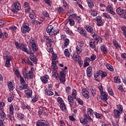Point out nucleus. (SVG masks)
<instances>
[{"instance_id": "nucleus-1", "label": "nucleus", "mask_w": 126, "mask_h": 126, "mask_svg": "<svg viewBox=\"0 0 126 126\" xmlns=\"http://www.w3.org/2000/svg\"><path fill=\"white\" fill-rule=\"evenodd\" d=\"M29 45L31 46L32 50L35 54V52L38 51V46H37V39L36 38H31L29 41Z\"/></svg>"}, {"instance_id": "nucleus-2", "label": "nucleus", "mask_w": 126, "mask_h": 126, "mask_svg": "<svg viewBox=\"0 0 126 126\" xmlns=\"http://www.w3.org/2000/svg\"><path fill=\"white\" fill-rule=\"evenodd\" d=\"M20 9H21V7L19 2H14L12 6L11 11H12L13 13H16L17 11L20 10Z\"/></svg>"}, {"instance_id": "nucleus-3", "label": "nucleus", "mask_w": 126, "mask_h": 126, "mask_svg": "<svg viewBox=\"0 0 126 126\" xmlns=\"http://www.w3.org/2000/svg\"><path fill=\"white\" fill-rule=\"evenodd\" d=\"M29 16L30 18L32 20L31 23L32 24H38V23H40L38 21L35 20L36 19V15H35V13L34 11H32L29 14Z\"/></svg>"}, {"instance_id": "nucleus-4", "label": "nucleus", "mask_w": 126, "mask_h": 126, "mask_svg": "<svg viewBox=\"0 0 126 126\" xmlns=\"http://www.w3.org/2000/svg\"><path fill=\"white\" fill-rule=\"evenodd\" d=\"M31 29L29 28V24L25 23L23 25L21 28V32L23 34H26L27 32L30 31Z\"/></svg>"}, {"instance_id": "nucleus-5", "label": "nucleus", "mask_w": 126, "mask_h": 126, "mask_svg": "<svg viewBox=\"0 0 126 126\" xmlns=\"http://www.w3.org/2000/svg\"><path fill=\"white\" fill-rule=\"evenodd\" d=\"M20 49L22 50L23 52H25V53H27L28 55H34V52L32 51V49H31V47H30L29 49L25 45H23Z\"/></svg>"}, {"instance_id": "nucleus-6", "label": "nucleus", "mask_w": 126, "mask_h": 126, "mask_svg": "<svg viewBox=\"0 0 126 126\" xmlns=\"http://www.w3.org/2000/svg\"><path fill=\"white\" fill-rule=\"evenodd\" d=\"M46 32L49 33L50 36H53L56 34V31L54 30V27L52 25L48 26L46 28Z\"/></svg>"}, {"instance_id": "nucleus-7", "label": "nucleus", "mask_w": 126, "mask_h": 126, "mask_svg": "<svg viewBox=\"0 0 126 126\" xmlns=\"http://www.w3.org/2000/svg\"><path fill=\"white\" fill-rule=\"evenodd\" d=\"M32 71H29L28 73H27V70L26 69L23 70V74L24 75V77L25 78H33V76H32Z\"/></svg>"}, {"instance_id": "nucleus-8", "label": "nucleus", "mask_w": 126, "mask_h": 126, "mask_svg": "<svg viewBox=\"0 0 126 126\" xmlns=\"http://www.w3.org/2000/svg\"><path fill=\"white\" fill-rule=\"evenodd\" d=\"M91 36L92 37H93L94 39L95 40V41H97V44H98V43H102V38L99 36V35L92 33Z\"/></svg>"}, {"instance_id": "nucleus-9", "label": "nucleus", "mask_w": 126, "mask_h": 126, "mask_svg": "<svg viewBox=\"0 0 126 126\" xmlns=\"http://www.w3.org/2000/svg\"><path fill=\"white\" fill-rule=\"evenodd\" d=\"M78 32H79V33H80V34H81L82 36H83V37H85L86 38H87V32H86L85 30L82 28H78Z\"/></svg>"}, {"instance_id": "nucleus-10", "label": "nucleus", "mask_w": 126, "mask_h": 126, "mask_svg": "<svg viewBox=\"0 0 126 126\" xmlns=\"http://www.w3.org/2000/svg\"><path fill=\"white\" fill-rule=\"evenodd\" d=\"M83 96H84L85 99H89L90 95H89V92L86 89H83L82 90Z\"/></svg>"}, {"instance_id": "nucleus-11", "label": "nucleus", "mask_w": 126, "mask_h": 126, "mask_svg": "<svg viewBox=\"0 0 126 126\" xmlns=\"http://www.w3.org/2000/svg\"><path fill=\"white\" fill-rule=\"evenodd\" d=\"M116 12L119 15H123V14L126 13V9L123 7H119L116 9Z\"/></svg>"}, {"instance_id": "nucleus-12", "label": "nucleus", "mask_w": 126, "mask_h": 126, "mask_svg": "<svg viewBox=\"0 0 126 126\" xmlns=\"http://www.w3.org/2000/svg\"><path fill=\"white\" fill-rule=\"evenodd\" d=\"M6 63H5V66L7 67H9L10 66V63L9 62H11L12 61V57L11 56H6Z\"/></svg>"}, {"instance_id": "nucleus-13", "label": "nucleus", "mask_w": 126, "mask_h": 126, "mask_svg": "<svg viewBox=\"0 0 126 126\" xmlns=\"http://www.w3.org/2000/svg\"><path fill=\"white\" fill-rule=\"evenodd\" d=\"M40 79L43 83L46 84L48 83V80L49 79V75H44V76L41 77Z\"/></svg>"}, {"instance_id": "nucleus-14", "label": "nucleus", "mask_w": 126, "mask_h": 126, "mask_svg": "<svg viewBox=\"0 0 126 126\" xmlns=\"http://www.w3.org/2000/svg\"><path fill=\"white\" fill-rule=\"evenodd\" d=\"M100 94L102 96V100H104V101H106V100H108V93L105 92H101L100 93Z\"/></svg>"}, {"instance_id": "nucleus-15", "label": "nucleus", "mask_w": 126, "mask_h": 126, "mask_svg": "<svg viewBox=\"0 0 126 126\" xmlns=\"http://www.w3.org/2000/svg\"><path fill=\"white\" fill-rule=\"evenodd\" d=\"M106 8L108 11L111 14H112V15H116V12L114 11L113 7L111 6H107Z\"/></svg>"}, {"instance_id": "nucleus-16", "label": "nucleus", "mask_w": 126, "mask_h": 126, "mask_svg": "<svg viewBox=\"0 0 126 126\" xmlns=\"http://www.w3.org/2000/svg\"><path fill=\"white\" fill-rule=\"evenodd\" d=\"M0 120L1 121H4V120H5L6 115H5V113L3 112V111L1 109H0Z\"/></svg>"}, {"instance_id": "nucleus-17", "label": "nucleus", "mask_w": 126, "mask_h": 126, "mask_svg": "<svg viewBox=\"0 0 126 126\" xmlns=\"http://www.w3.org/2000/svg\"><path fill=\"white\" fill-rule=\"evenodd\" d=\"M87 74L88 77H91V76H92V67L91 66L88 67L87 70Z\"/></svg>"}, {"instance_id": "nucleus-18", "label": "nucleus", "mask_w": 126, "mask_h": 126, "mask_svg": "<svg viewBox=\"0 0 126 126\" xmlns=\"http://www.w3.org/2000/svg\"><path fill=\"white\" fill-rule=\"evenodd\" d=\"M36 126H48V125L44 122L43 120H39L37 121Z\"/></svg>"}, {"instance_id": "nucleus-19", "label": "nucleus", "mask_w": 126, "mask_h": 126, "mask_svg": "<svg viewBox=\"0 0 126 126\" xmlns=\"http://www.w3.org/2000/svg\"><path fill=\"white\" fill-rule=\"evenodd\" d=\"M113 42L114 47H115L118 50H120V49H121V45L119 44V42H118L116 39H113Z\"/></svg>"}, {"instance_id": "nucleus-20", "label": "nucleus", "mask_w": 126, "mask_h": 126, "mask_svg": "<svg viewBox=\"0 0 126 126\" xmlns=\"http://www.w3.org/2000/svg\"><path fill=\"white\" fill-rule=\"evenodd\" d=\"M67 99L69 103V104L70 105V106H73V104L74 103V101H73V97H72L71 95H68Z\"/></svg>"}, {"instance_id": "nucleus-21", "label": "nucleus", "mask_w": 126, "mask_h": 126, "mask_svg": "<svg viewBox=\"0 0 126 126\" xmlns=\"http://www.w3.org/2000/svg\"><path fill=\"white\" fill-rule=\"evenodd\" d=\"M25 97L26 98H31L32 97V90L29 89L28 92L26 93Z\"/></svg>"}, {"instance_id": "nucleus-22", "label": "nucleus", "mask_w": 126, "mask_h": 126, "mask_svg": "<svg viewBox=\"0 0 126 126\" xmlns=\"http://www.w3.org/2000/svg\"><path fill=\"white\" fill-rule=\"evenodd\" d=\"M114 116L115 118H119L120 117L121 114H123L122 112L119 111V110L117 109L114 110Z\"/></svg>"}, {"instance_id": "nucleus-23", "label": "nucleus", "mask_w": 126, "mask_h": 126, "mask_svg": "<svg viewBox=\"0 0 126 126\" xmlns=\"http://www.w3.org/2000/svg\"><path fill=\"white\" fill-rule=\"evenodd\" d=\"M89 43L90 48H94L96 46V42L94 39L91 40Z\"/></svg>"}, {"instance_id": "nucleus-24", "label": "nucleus", "mask_w": 126, "mask_h": 126, "mask_svg": "<svg viewBox=\"0 0 126 126\" xmlns=\"http://www.w3.org/2000/svg\"><path fill=\"white\" fill-rule=\"evenodd\" d=\"M73 60L75 61V62H78V61H79V59H81L80 56L77 55L73 54V56L72 57Z\"/></svg>"}, {"instance_id": "nucleus-25", "label": "nucleus", "mask_w": 126, "mask_h": 126, "mask_svg": "<svg viewBox=\"0 0 126 126\" xmlns=\"http://www.w3.org/2000/svg\"><path fill=\"white\" fill-rule=\"evenodd\" d=\"M117 109L119 112L123 113V110H124V107H123V105L121 104L117 105Z\"/></svg>"}, {"instance_id": "nucleus-26", "label": "nucleus", "mask_w": 126, "mask_h": 126, "mask_svg": "<svg viewBox=\"0 0 126 126\" xmlns=\"http://www.w3.org/2000/svg\"><path fill=\"white\" fill-rule=\"evenodd\" d=\"M101 51L103 53V54H107L108 53V51H107V49L106 48V47H105V45H101L100 47Z\"/></svg>"}, {"instance_id": "nucleus-27", "label": "nucleus", "mask_w": 126, "mask_h": 126, "mask_svg": "<svg viewBox=\"0 0 126 126\" xmlns=\"http://www.w3.org/2000/svg\"><path fill=\"white\" fill-rule=\"evenodd\" d=\"M28 87V85L26 84H24L22 86H20L19 89L20 90H24L25 89H27Z\"/></svg>"}, {"instance_id": "nucleus-28", "label": "nucleus", "mask_w": 126, "mask_h": 126, "mask_svg": "<svg viewBox=\"0 0 126 126\" xmlns=\"http://www.w3.org/2000/svg\"><path fill=\"white\" fill-rule=\"evenodd\" d=\"M102 17H104V18H107V19L112 20V17H111L110 15L107 13H103L102 14Z\"/></svg>"}, {"instance_id": "nucleus-29", "label": "nucleus", "mask_w": 126, "mask_h": 126, "mask_svg": "<svg viewBox=\"0 0 126 126\" xmlns=\"http://www.w3.org/2000/svg\"><path fill=\"white\" fill-rule=\"evenodd\" d=\"M85 29L89 32V33H92V32L93 31V29L92 27L89 26H86L85 27Z\"/></svg>"}, {"instance_id": "nucleus-30", "label": "nucleus", "mask_w": 126, "mask_h": 126, "mask_svg": "<svg viewBox=\"0 0 126 126\" xmlns=\"http://www.w3.org/2000/svg\"><path fill=\"white\" fill-rule=\"evenodd\" d=\"M45 95H47V96H52L54 95V93H53V92H51L50 90H46Z\"/></svg>"}, {"instance_id": "nucleus-31", "label": "nucleus", "mask_w": 126, "mask_h": 126, "mask_svg": "<svg viewBox=\"0 0 126 126\" xmlns=\"http://www.w3.org/2000/svg\"><path fill=\"white\" fill-rule=\"evenodd\" d=\"M106 66L107 69H109L110 71H114V68L110 64H106Z\"/></svg>"}, {"instance_id": "nucleus-32", "label": "nucleus", "mask_w": 126, "mask_h": 126, "mask_svg": "<svg viewBox=\"0 0 126 126\" xmlns=\"http://www.w3.org/2000/svg\"><path fill=\"white\" fill-rule=\"evenodd\" d=\"M58 72L57 71V70H53L52 71V76L53 77H55V78H58Z\"/></svg>"}, {"instance_id": "nucleus-33", "label": "nucleus", "mask_w": 126, "mask_h": 126, "mask_svg": "<svg viewBox=\"0 0 126 126\" xmlns=\"http://www.w3.org/2000/svg\"><path fill=\"white\" fill-rule=\"evenodd\" d=\"M65 32L67 34H68V35H70V36H72L73 35V33H72V31L71 30H69L68 28L65 29Z\"/></svg>"}, {"instance_id": "nucleus-34", "label": "nucleus", "mask_w": 126, "mask_h": 126, "mask_svg": "<svg viewBox=\"0 0 126 126\" xmlns=\"http://www.w3.org/2000/svg\"><path fill=\"white\" fill-rule=\"evenodd\" d=\"M80 121L81 123L83 124V125H87V123H88V121L86 120V119L81 118L80 119Z\"/></svg>"}, {"instance_id": "nucleus-35", "label": "nucleus", "mask_w": 126, "mask_h": 126, "mask_svg": "<svg viewBox=\"0 0 126 126\" xmlns=\"http://www.w3.org/2000/svg\"><path fill=\"white\" fill-rule=\"evenodd\" d=\"M60 108L62 111H66V107H65V105L63 103H60Z\"/></svg>"}, {"instance_id": "nucleus-36", "label": "nucleus", "mask_w": 126, "mask_h": 126, "mask_svg": "<svg viewBox=\"0 0 126 126\" xmlns=\"http://www.w3.org/2000/svg\"><path fill=\"white\" fill-rule=\"evenodd\" d=\"M14 111V109L13 108V105L12 104L9 105V112L10 115H13V111Z\"/></svg>"}, {"instance_id": "nucleus-37", "label": "nucleus", "mask_w": 126, "mask_h": 126, "mask_svg": "<svg viewBox=\"0 0 126 126\" xmlns=\"http://www.w3.org/2000/svg\"><path fill=\"white\" fill-rule=\"evenodd\" d=\"M114 80L115 83H121V79L119 77H115Z\"/></svg>"}, {"instance_id": "nucleus-38", "label": "nucleus", "mask_w": 126, "mask_h": 126, "mask_svg": "<svg viewBox=\"0 0 126 126\" xmlns=\"http://www.w3.org/2000/svg\"><path fill=\"white\" fill-rule=\"evenodd\" d=\"M8 88L12 91L13 89H14V87H13V85H12V82H9V84H8Z\"/></svg>"}, {"instance_id": "nucleus-39", "label": "nucleus", "mask_w": 126, "mask_h": 126, "mask_svg": "<svg viewBox=\"0 0 126 126\" xmlns=\"http://www.w3.org/2000/svg\"><path fill=\"white\" fill-rule=\"evenodd\" d=\"M76 51L77 52V54H80V53L82 52V48L81 47L77 46L76 47Z\"/></svg>"}, {"instance_id": "nucleus-40", "label": "nucleus", "mask_w": 126, "mask_h": 126, "mask_svg": "<svg viewBox=\"0 0 126 126\" xmlns=\"http://www.w3.org/2000/svg\"><path fill=\"white\" fill-rule=\"evenodd\" d=\"M90 90L91 91L93 97H95V96H96V90L94 88H91L90 89Z\"/></svg>"}, {"instance_id": "nucleus-41", "label": "nucleus", "mask_w": 126, "mask_h": 126, "mask_svg": "<svg viewBox=\"0 0 126 126\" xmlns=\"http://www.w3.org/2000/svg\"><path fill=\"white\" fill-rule=\"evenodd\" d=\"M32 56L31 55L30 57V59L32 62H33L34 63H36L37 59H36V57L35 56H34V55H33V54H32Z\"/></svg>"}, {"instance_id": "nucleus-42", "label": "nucleus", "mask_w": 126, "mask_h": 126, "mask_svg": "<svg viewBox=\"0 0 126 126\" xmlns=\"http://www.w3.org/2000/svg\"><path fill=\"white\" fill-rule=\"evenodd\" d=\"M87 113H88V115H90V116H92V115L94 114V112L91 108L88 109Z\"/></svg>"}, {"instance_id": "nucleus-43", "label": "nucleus", "mask_w": 126, "mask_h": 126, "mask_svg": "<svg viewBox=\"0 0 126 126\" xmlns=\"http://www.w3.org/2000/svg\"><path fill=\"white\" fill-rule=\"evenodd\" d=\"M90 59H91V62H93V61H95V60H96V55L93 54L91 55Z\"/></svg>"}, {"instance_id": "nucleus-44", "label": "nucleus", "mask_w": 126, "mask_h": 126, "mask_svg": "<svg viewBox=\"0 0 126 126\" xmlns=\"http://www.w3.org/2000/svg\"><path fill=\"white\" fill-rule=\"evenodd\" d=\"M9 29H10V30H11V31H12V33H15L16 32L17 28L15 26L10 27Z\"/></svg>"}, {"instance_id": "nucleus-45", "label": "nucleus", "mask_w": 126, "mask_h": 126, "mask_svg": "<svg viewBox=\"0 0 126 126\" xmlns=\"http://www.w3.org/2000/svg\"><path fill=\"white\" fill-rule=\"evenodd\" d=\"M89 7H90L91 8H92L93 6H94V3L92 1H88L87 0Z\"/></svg>"}, {"instance_id": "nucleus-46", "label": "nucleus", "mask_w": 126, "mask_h": 126, "mask_svg": "<svg viewBox=\"0 0 126 126\" xmlns=\"http://www.w3.org/2000/svg\"><path fill=\"white\" fill-rule=\"evenodd\" d=\"M57 66V65H56V62H53L52 63V65H51V68L53 69V70H57V68L56 67Z\"/></svg>"}, {"instance_id": "nucleus-47", "label": "nucleus", "mask_w": 126, "mask_h": 126, "mask_svg": "<svg viewBox=\"0 0 126 126\" xmlns=\"http://www.w3.org/2000/svg\"><path fill=\"white\" fill-rule=\"evenodd\" d=\"M67 21L69 22V24L71 26L74 25V21L72 19H68Z\"/></svg>"}, {"instance_id": "nucleus-48", "label": "nucleus", "mask_w": 126, "mask_h": 126, "mask_svg": "<svg viewBox=\"0 0 126 126\" xmlns=\"http://www.w3.org/2000/svg\"><path fill=\"white\" fill-rule=\"evenodd\" d=\"M57 10L59 12V13H63L64 12V10H63V8L62 7H59L57 8Z\"/></svg>"}, {"instance_id": "nucleus-49", "label": "nucleus", "mask_w": 126, "mask_h": 126, "mask_svg": "<svg viewBox=\"0 0 126 126\" xmlns=\"http://www.w3.org/2000/svg\"><path fill=\"white\" fill-rule=\"evenodd\" d=\"M94 115L97 119H102V114L94 112Z\"/></svg>"}, {"instance_id": "nucleus-50", "label": "nucleus", "mask_w": 126, "mask_h": 126, "mask_svg": "<svg viewBox=\"0 0 126 126\" xmlns=\"http://www.w3.org/2000/svg\"><path fill=\"white\" fill-rule=\"evenodd\" d=\"M84 117L86 118V119H87L90 122H93V120H92V118L89 116V115H86L84 114Z\"/></svg>"}, {"instance_id": "nucleus-51", "label": "nucleus", "mask_w": 126, "mask_h": 126, "mask_svg": "<svg viewBox=\"0 0 126 126\" xmlns=\"http://www.w3.org/2000/svg\"><path fill=\"white\" fill-rule=\"evenodd\" d=\"M77 94V92H76V90H73L72 93V96L74 97L75 99L76 98V95Z\"/></svg>"}, {"instance_id": "nucleus-52", "label": "nucleus", "mask_w": 126, "mask_h": 126, "mask_svg": "<svg viewBox=\"0 0 126 126\" xmlns=\"http://www.w3.org/2000/svg\"><path fill=\"white\" fill-rule=\"evenodd\" d=\"M64 55L66 57H67V58H69V52L68 51V49H66L64 50Z\"/></svg>"}, {"instance_id": "nucleus-53", "label": "nucleus", "mask_w": 126, "mask_h": 126, "mask_svg": "<svg viewBox=\"0 0 126 126\" xmlns=\"http://www.w3.org/2000/svg\"><path fill=\"white\" fill-rule=\"evenodd\" d=\"M59 79L61 82L63 83V84L65 82V77H59Z\"/></svg>"}, {"instance_id": "nucleus-54", "label": "nucleus", "mask_w": 126, "mask_h": 126, "mask_svg": "<svg viewBox=\"0 0 126 126\" xmlns=\"http://www.w3.org/2000/svg\"><path fill=\"white\" fill-rule=\"evenodd\" d=\"M97 14L98 12H97V11L92 10L91 15H92L93 16H97Z\"/></svg>"}, {"instance_id": "nucleus-55", "label": "nucleus", "mask_w": 126, "mask_h": 126, "mask_svg": "<svg viewBox=\"0 0 126 126\" xmlns=\"http://www.w3.org/2000/svg\"><path fill=\"white\" fill-rule=\"evenodd\" d=\"M20 81L21 84H25V80H24V79H23V77L21 75H20Z\"/></svg>"}, {"instance_id": "nucleus-56", "label": "nucleus", "mask_w": 126, "mask_h": 126, "mask_svg": "<svg viewBox=\"0 0 126 126\" xmlns=\"http://www.w3.org/2000/svg\"><path fill=\"white\" fill-rule=\"evenodd\" d=\"M68 44H69V39L66 38L64 41V47H67V46H68Z\"/></svg>"}, {"instance_id": "nucleus-57", "label": "nucleus", "mask_w": 126, "mask_h": 126, "mask_svg": "<svg viewBox=\"0 0 126 126\" xmlns=\"http://www.w3.org/2000/svg\"><path fill=\"white\" fill-rule=\"evenodd\" d=\"M61 77H65V70H63L60 73Z\"/></svg>"}, {"instance_id": "nucleus-58", "label": "nucleus", "mask_w": 126, "mask_h": 126, "mask_svg": "<svg viewBox=\"0 0 126 126\" xmlns=\"http://www.w3.org/2000/svg\"><path fill=\"white\" fill-rule=\"evenodd\" d=\"M18 118L20 120H22L24 118V115L22 113H19L18 114Z\"/></svg>"}, {"instance_id": "nucleus-59", "label": "nucleus", "mask_w": 126, "mask_h": 126, "mask_svg": "<svg viewBox=\"0 0 126 126\" xmlns=\"http://www.w3.org/2000/svg\"><path fill=\"white\" fill-rule=\"evenodd\" d=\"M15 45L16 46V48L17 49H21V46H20V44L18 43V42H16L15 43Z\"/></svg>"}, {"instance_id": "nucleus-60", "label": "nucleus", "mask_w": 126, "mask_h": 126, "mask_svg": "<svg viewBox=\"0 0 126 126\" xmlns=\"http://www.w3.org/2000/svg\"><path fill=\"white\" fill-rule=\"evenodd\" d=\"M107 91L110 95H111V96H113L114 95V92H113V90L111 89H108Z\"/></svg>"}, {"instance_id": "nucleus-61", "label": "nucleus", "mask_w": 126, "mask_h": 126, "mask_svg": "<svg viewBox=\"0 0 126 126\" xmlns=\"http://www.w3.org/2000/svg\"><path fill=\"white\" fill-rule=\"evenodd\" d=\"M43 15L45 16V17H49V13H48V12L45 11L42 12Z\"/></svg>"}, {"instance_id": "nucleus-62", "label": "nucleus", "mask_w": 126, "mask_h": 126, "mask_svg": "<svg viewBox=\"0 0 126 126\" xmlns=\"http://www.w3.org/2000/svg\"><path fill=\"white\" fill-rule=\"evenodd\" d=\"M57 101L59 102L60 104H63V100L62 99V98L61 97H58L57 98Z\"/></svg>"}, {"instance_id": "nucleus-63", "label": "nucleus", "mask_w": 126, "mask_h": 126, "mask_svg": "<svg viewBox=\"0 0 126 126\" xmlns=\"http://www.w3.org/2000/svg\"><path fill=\"white\" fill-rule=\"evenodd\" d=\"M98 89L100 91V92H103V86L102 84H99L98 86Z\"/></svg>"}, {"instance_id": "nucleus-64", "label": "nucleus", "mask_w": 126, "mask_h": 126, "mask_svg": "<svg viewBox=\"0 0 126 126\" xmlns=\"http://www.w3.org/2000/svg\"><path fill=\"white\" fill-rule=\"evenodd\" d=\"M57 58H58V56L57 55H54L52 57V62L53 63V62H55L56 60H57Z\"/></svg>"}]
</instances>
